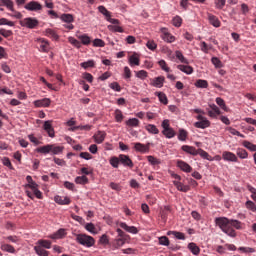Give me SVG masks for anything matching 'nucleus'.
I'll list each match as a JSON object with an SVG mask.
<instances>
[{
	"instance_id": "obj_1",
	"label": "nucleus",
	"mask_w": 256,
	"mask_h": 256,
	"mask_svg": "<svg viewBox=\"0 0 256 256\" xmlns=\"http://www.w3.org/2000/svg\"><path fill=\"white\" fill-rule=\"evenodd\" d=\"M215 224L223 233L228 235V237L235 238L237 237V232L235 229L238 231H241L243 229V223L239 220L235 219H229L227 217H217L214 220Z\"/></svg>"
},
{
	"instance_id": "obj_2",
	"label": "nucleus",
	"mask_w": 256,
	"mask_h": 256,
	"mask_svg": "<svg viewBox=\"0 0 256 256\" xmlns=\"http://www.w3.org/2000/svg\"><path fill=\"white\" fill-rule=\"evenodd\" d=\"M75 241L82 245L83 247H93L95 245V238L89 236L85 233L74 234Z\"/></svg>"
},
{
	"instance_id": "obj_3",
	"label": "nucleus",
	"mask_w": 256,
	"mask_h": 256,
	"mask_svg": "<svg viewBox=\"0 0 256 256\" xmlns=\"http://www.w3.org/2000/svg\"><path fill=\"white\" fill-rule=\"evenodd\" d=\"M19 24L21 27H27V29H35V27L39 26V20L37 18H24L20 20Z\"/></svg>"
},
{
	"instance_id": "obj_4",
	"label": "nucleus",
	"mask_w": 256,
	"mask_h": 256,
	"mask_svg": "<svg viewBox=\"0 0 256 256\" xmlns=\"http://www.w3.org/2000/svg\"><path fill=\"white\" fill-rule=\"evenodd\" d=\"M174 179H177L175 181H173L176 189L178 191H181L182 193H187L188 191H191V187H189V185H185L181 182V176L174 174L173 175Z\"/></svg>"
},
{
	"instance_id": "obj_5",
	"label": "nucleus",
	"mask_w": 256,
	"mask_h": 256,
	"mask_svg": "<svg viewBox=\"0 0 256 256\" xmlns=\"http://www.w3.org/2000/svg\"><path fill=\"white\" fill-rule=\"evenodd\" d=\"M196 119L198 120V122L194 123L196 129H207L208 127H211V121L207 120L203 115H198Z\"/></svg>"
},
{
	"instance_id": "obj_6",
	"label": "nucleus",
	"mask_w": 256,
	"mask_h": 256,
	"mask_svg": "<svg viewBox=\"0 0 256 256\" xmlns=\"http://www.w3.org/2000/svg\"><path fill=\"white\" fill-rule=\"evenodd\" d=\"M24 9H26V11H41V9H43V5H41V3L32 0L30 2H28L27 4H25Z\"/></svg>"
},
{
	"instance_id": "obj_7",
	"label": "nucleus",
	"mask_w": 256,
	"mask_h": 256,
	"mask_svg": "<svg viewBox=\"0 0 256 256\" xmlns=\"http://www.w3.org/2000/svg\"><path fill=\"white\" fill-rule=\"evenodd\" d=\"M37 43H39V51H41L42 53H49V41L44 38H39L37 39Z\"/></svg>"
},
{
	"instance_id": "obj_8",
	"label": "nucleus",
	"mask_w": 256,
	"mask_h": 256,
	"mask_svg": "<svg viewBox=\"0 0 256 256\" xmlns=\"http://www.w3.org/2000/svg\"><path fill=\"white\" fill-rule=\"evenodd\" d=\"M118 225L121 229H124V231H127V233H131L132 235H137V233H139V229H137V227L129 226L125 222H120Z\"/></svg>"
},
{
	"instance_id": "obj_9",
	"label": "nucleus",
	"mask_w": 256,
	"mask_h": 256,
	"mask_svg": "<svg viewBox=\"0 0 256 256\" xmlns=\"http://www.w3.org/2000/svg\"><path fill=\"white\" fill-rule=\"evenodd\" d=\"M43 129L46 131L49 137H55V129L53 128V124H51V120L44 122Z\"/></svg>"
},
{
	"instance_id": "obj_10",
	"label": "nucleus",
	"mask_w": 256,
	"mask_h": 256,
	"mask_svg": "<svg viewBox=\"0 0 256 256\" xmlns=\"http://www.w3.org/2000/svg\"><path fill=\"white\" fill-rule=\"evenodd\" d=\"M120 163L122 165H124V167H129L130 169H133V160H131V158H129V156L125 155V154H120Z\"/></svg>"
},
{
	"instance_id": "obj_11",
	"label": "nucleus",
	"mask_w": 256,
	"mask_h": 256,
	"mask_svg": "<svg viewBox=\"0 0 256 256\" xmlns=\"http://www.w3.org/2000/svg\"><path fill=\"white\" fill-rule=\"evenodd\" d=\"M128 240H123V238H115L111 241L110 246L112 247L113 251L115 249H121L127 243Z\"/></svg>"
},
{
	"instance_id": "obj_12",
	"label": "nucleus",
	"mask_w": 256,
	"mask_h": 256,
	"mask_svg": "<svg viewBox=\"0 0 256 256\" xmlns=\"http://www.w3.org/2000/svg\"><path fill=\"white\" fill-rule=\"evenodd\" d=\"M222 159H224V161H232L233 163H237V161H239V159L237 158V155L229 151H224L222 153Z\"/></svg>"
},
{
	"instance_id": "obj_13",
	"label": "nucleus",
	"mask_w": 256,
	"mask_h": 256,
	"mask_svg": "<svg viewBox=\"0 0 256 256\" xmlns=\"http://www.w3.org/2000/svg\"><path fill=\"white\" fill-rule=\"evenodd\" d=\"M177 167H179L181 171H184V173H191V171H193V168L191 167V165H189L187 162L183 160H179L177 162Z\"/></svg>"
},
{
	"instance_id": "obj_14",
	"label": "nucleus",
	"mask_w": 256,
	"mask_h": 256,
	"mask_svg": "<svg viewBox=\"0 0 256 256\" xmlns=\"http://www.w3.org/2000/svg\"><path fill=\"white\" fill-rule=\"evenodd\" d=\"M162 39H163V41H166V43L175 42V36H173L171 33L167 32L166 28L162 29Z\"/></svg>"
},
{
	"instance_id": "obj_15",
	"label": "nucleus",
	"mask_w": 256,
	"mask_h": 256,
	"mask_svg": "<svg viewBox=\"0 0 256 256\" xmlns=\"http://www.w3.org/2000/svg\"><path fill=\"white\" fill-rule=\"evenodd\" d=\"M106 137L107 133L105 131H98L96 134H94L93 139L95 140V143L99 145L105 141Z\"/></svg>"
},
{
	"instance_id": "obj_16",
	"label": "nucleus",
	"mask_w": 256,
	"mask_h": 256,
	"mask_svg": "<svg viewBox=\"0 0 256 256\" xmlns=\"http://www.w3.org/2000/svg\"><path fill=\"white\" fill-rule=\"evenodd\" d=\"M134 149L139 153H149V144L145 145L140 142H137V143H134Z\"/></svg>"
},
{
	"instance_id": "obj_17",
	"label": "nucleus",
	"mask_w": 256,
	"mask_h": 256,
	"mask_svg": "<svg viewBox=\"0 0 256 256\" xmlns=\"http://www.w3.org/2000/svg\"><path fill=\"white\" fill-rule=\"evenodd\" d=\"M54 201L58 205H69L71 203V199H69V197L59 195L54 197Z\"/></svg>"
},
{
	"instance_id": "obj_18",
	"label": "nucleus",
	"mask_w": 256,
	"mask_h": 256,
	"mask_svg": "<svg viewBox=\"0 0 256 256\" xmlns=\"http://www.w3.org/2000/svg\"><path fill=\"white\" fill-rule=\"evenodd\" d=\"M50 105H51V99L49 98H43V99L34 101L35 107H50Z\"/></svg>"
},
{
	"instance_id": "obj_19",
	"label": "nucleus",
	"mask_w": 256,
	"mask_h": 256,
	"mask_svg": "<svg viewBox=\"0 0 256 256\" xmlns=\"http://www.w3.org/2000/svg\"><path fill=\"white\" fill-rule=\"evenodd\" d=\"M1 251H5L6 253H15V247L12 245L5 243V241L0 242Z\"/></svg>"
},
{
	"instance_id": "obj_20",
	"label": "nucleus",
	"mask_w": 256,
	"mask_h": 256,
	"mask_svg": "<svg viewBox=\"0 0 256 256\" xmlns=\"http://www.w3.org/2000/svg\"><path fill=\"white\" fill-rule=\"evenodd\" d=\"M208 21L213 27H221V21H219V18L213 14H208Z\"/></svg>"
},
{
	"instance_id": "obj_21",
	"label": "nucleus",
	"mask_w": 256,
	"mask_h": 256,
	"mask_svg": "<svg viewBox=\"0 0 256 256\" xmlns=\"http://www.w3.org/2000/svg\"><path fill=\"white\" fill-rule=\"evenodd\" d=\"M67 233L65 232V229L60 228L58 231H56L54 234L50 235V239H63Z\"/></svg>"
},
{
	"instance_id": "obj_22",
	"label": "nucleus",
	"mask_w": 256,
	"mask_h": 256,
	"mask_svg": "<svg viewBox=\"0 0 256 256\" xmlns=\"http://www.w3.org/2000/svg\"><path fill=\"white\" fill-rule=\"evenodd\" d=\"M50 147V153H53V155H60V153H63V150L65 149V147L57 146L55 144H50Z\"/></svg>"
},
{
	"instance_id": "obj_23",
	"label": "nucleus",
	"mask_w": 256,
	"mask_h": 256,
	"mask_svg": "<svg viewBox=\"0 0 256 256\" xmlns=\"http://www.w3.org/2000/svg\"><path fill=\"white\" fill-rule=\"evenodd\" d=\"M177 69L182 71V73H186V75H191L193 73V67L189 65H178Z\"/></svg>"
},
{
	"instance_id": "obj_24",
	"label": "nucleus",
	"mask_w": 256,
	"mask_h": 256,
	"mask_svg": "<svg viewBox=\"0 0 256 256\" xmlns=\"http://www.w3.org/2000/svg\"><path fill=\"white\" fill-rule=\"evenodd\" d=\"M162 135H164L166 139H173L177 133L173 128H168L167 130H162Z\"/></svg>"
},
{
	"instance_id": "obj_25",
	"label": "nucleus",
	"mask_w": 256,
	"mask_h": 256,
	"mask_svg": "<svg viewBox=\"0 0 256 256\" xmlns=\"http://www.w3.org/2000/svg\"><path fill=\"white\" fill-rule=\"evenodd\" d=\"M181 149L182 151H184L185 153H188L189 155H194V156L197 155V150L193 146L183 145Z\"/></svg>"
},
{
	"instance_id": "obj_26",
	"label": "nucleus",
	"mask_w": 256,
	"mask_h": 256,
	"mask_svg": "<svg viewBox=\"0 0 256 256\" xmlns=\"http://www.w3.org/2000/svg\"><path fill=\"white\" fill-rule=\"evenodd\" d=\"M145 129L148 133H151V135H159V129L154 124H147Z\"/></svg>"
},
{
	"instance_id": "obj_27",
	"label": "nucleus",
	"mask_w": 256,
	"mask_h": 256,
	"mask_svg": "<svg viewBox=\"0 0 256 256\" xmlns=\"http://www.w3.org/2000/svg\"><path fill=\"white\" fill-rule=\"evenodd\" d=\"M188 249L191 251V253H193V255H199V253H201L199 246L193 242L188 244Z\"/></svg>"
},
{
	"instance_id": "obj_28",
	"label": "nucleus",
	"mask_w": 256,
	"mask_h": 256,
	"mask_svg": "<svg viewBox=\"0 0 256 256\" xmlns=\"http://www.w3.org/2000/svg\"><path fill=\"white\" fill-rule=\"evenodd\" d=\"M197 155H200V157H202V159H206L207 161H213V157L201 148L197 150Z\"/></svg>"
},
{
	"instance_id": "obj_29",
	"label": "nucleus",
	"mask_w": 256,
	"mask_h": 256,
	"mask_svg": "<svg viewBox=\"0 0 256 256\" xmlns=\"http://www.w3.org/2000/svg\"><path fill=\"white\" fill-rule=\"evenodd\" d=\"M37 153H42L44 155H47V153H51V144H47L45 146L38 147L36 149Z\"/></svg>"
},
{
	"instance_id": "obj_30",
	"label": "nucleus",
	"mask_w": 256,
	"mask_h": 256,
	"mask_svg": "<svg viewBox=\"0 0 256 256\" xmlns=\"http://www.w3.org/2000/svg\"><path fill=\"white\" fill-rule=\"evenodd\" d=\"M45 35H46V37H50L51 39H54L55 41H57V39H59V35H57V32H55L51 28H48L45 30Z\"/></svg>"
},
{
	"instance_id": "obj_31",
	"label": "nucleus",
	"mask_w": 256,
	"mask_h": 256,
	"mask_svg": "<svg viewBox=\"0 0 256 256\" xmlns=\"http://www.w3.org/2000/svg\"><path fill=\"white\" fill-rule=\"evenodd\" d=\"M75 183H77V185H87V183H89V178H87L85 175L77 176L75 178Z\"/></svg>"
},
{
	"instance_id": "obj_32",
	"label": "nucleus",
	"mask_w": 256,
	"mask_h": 256,
	"mask_svg": "<svg viewBox=\"0 0 256 256\" xmlns=\"http://www.w3.org/2000/svg\"><path fill=\"white\" fill-rule=\"evenodd\" d=\"M116 233H118V237H117L118 239H123L126 241H129V239H131V236H129L127 233L121 230V228H117Z\"/></svg>"
},
{
	"instance_id": "obj_33",
	"label": "nucleus",
	"mask_w": 256,
	"mask_h": 256,
	"mask_svg": "<svg viewBox=\"0 0 256 256\" xmlns=\"http://www.w3.org/2000/svg\"><path fill=\"white\" fill-rule=\"evenodd\" d=\"M129 63L131 65V67H133V65L139 66V65H141V60H139V56H137V54H133L129 58Z\"/></svg>"
},
{
	"instance_id": "obj_34",
	"label": "nucleus",
	"mask_w": 256,
	"mask_h": 256,
	"mask_svg": "<svg viewBox=\"0 0 256 256\" xmlns=\"http://www.w3.org/2000/svg\"><path fill=\"white\" fill-rule=\"evenodd\" d=\"M37 245L42 249H51V241L49 240H38Z\"/></svg>"
},
{
	"instance_id": "obj_35",
	"label": "nucleus",
	"mask_w": 256,
	"mask_h": 256,
	"mask_svg": "<svg viewBox=\"0 0 256 256\" xmlns=\"http://www.w3.org/2000/svg\"><path fill=\"white\" fill-rule=\"evenodd\" d=\"M195 87H198L199 89H207L209 87V83L207 80L199 79L195 82Z\"/></svg>"
},
{
	"instance_id": "obj_36",
	"label": "nucleus",
	"mask_w": 256,
	"mask_h": 256,
	"mask_svg": "<svg viewBox=\"0 0 256 256\" xmlns=\"http://www.w3.org/2000/svg\"><path fill=\"white\" fill-rule=\"evenodd\" d=\"M236 154L238 155V157L240 159H247L249 157V153H247V150H245L243 148H238L236 150Z\"/></svg>"
},
{
	"instance_id": "obj_37",
	"label": "nucleus",
	"mask_w": 256,
	"mask_h": 256,
	"mask_svg": "<svg viewBox=\"0 0 256 256\" xmlns=\"http://www.w3.org/2000/svg\"><path fill=\"white\" fill-rule=\"evenodd\" d=\"M156 95L158 96L160 103H163V105H167V103H169V100L167 99V95L165 93L156 92Z\"/></svg>"
},
{
	"instance_id": "obj_38",
	"label": "nucleus",
	"mask_w": 256,
	"mask_h": 256,
	"mask_svg": "<svg viewBox=\"0 0 256 256\" xmlns=\"http://www.w3.org/2000/svg\"><path fill=\"white\" fill-rule=\"evenodd\" d=\"M61 21H64V23H73L75 19L73 18V15L71 14H62L60 16Z\"/></svg>"
},
{
	"instance_id": "obj_39",
	"label": "nucleus",
	"mask_w": 256,
	"mask_h": 256,
	"mask_svg": "<svg viewBox=\"0 0 256 256\" xmlns=\"http://www.w3.org/2000/svg\"><path fill=\"white\" fill-rule=\"evenodd\" d=\"M2 5L6 7L9 11H15L14 3L12 0H1Z\"/></svg>"
},
{
	"instance_id": "obj_40",
	"label": "nucleus",
	"mask_w": 256,
	"mask_h": 256,
	"mask_svg": "<svg viewBox=\"0 0 256 256\" xmlns=\"http://www.w3.org/2000/svg\"><path fill=\"white\" fill-rule=\"evenodd\" d=\"M175 56L177 59H179V61H181L182 63H185L186 65H189V60L186 59L185 56H183V53L179 50H177L175 52Z\"/></svg>"
},
{
	"instance_id": "obj_41",
	"label": "nucleus",
	"mask_w": 256,
	"mask_h": 256,
	"mask_svg": "<svg viewBox=\"0 0 256 256\" xmlns=\"http://www.w3.org/2000/svg\"><path fill=\"white\" fill-rule=\"evenodd\" d=\"M34 250L39 256H49V251L41 248V246H35Z\"/></svg>"
},
{
	"instance_id": "obj_42",
	"label": "nucleus",
	"mask_w": 256,
	"mask_h": 256,
	"mask_svg": "<svg viewBox=\"0 0 256 256\" xmlns=\"http://www.w3.org/2000/svg\"><path fill=\"white\" fill-rule=\"evenodd\" d=\"M126 125L128 127H139V119L137 118H130L126 121Z\"/></svg>"
},
{
	"instance_id": "obj_43",
	"label": "nucleus",
	"mask_w": 256,
	"mask_h": 256,
	"mask_svg": "<svg viewBox=\"0 0 256 256\" xmlns=\"http://www.w3.org/2000/svg\"><path fill=\"white\" fill-rule=\"evenodd\" d=\"M78 39H80L82 45H89L91 43V38L86 34L78 36Z\"/></svg>"
},
{
	"instance_id": "obj_44",
	"label": "nucleus",
	"mask_w": 256,
	"mask_h": 256,
	"mask_svg": "<svg viewBox=\"0 0 256 256\" xmlns=\"http://www.w3.org/2000/svg\"><path fill=\"white\" fill-rule=\"evenodd\" d=\"M163 83H165L164 77H157L153 80L154 87H163Z\"/></svg>"
},
{
	"instance_id": "obj_45",
	"label": "nucleus",
	"mask_w": 256,
	"mask_h": 256,
	"mask_svg": "<svg viewBox=\"0 0 256 256\" xmlns=\"http://www.w3.org/2000/svg\"><path fill=\"white\" fill-rule=\"evenodd\" d=\"M119 163H121L120 157H112L110 159V165H112L114 167V169H118L119 168Z\"/></svg>"
},
{
	"instance_id": "obj_46",
	"label": "nucleus",
	"mask_w": 256,
	"mask_h": 256,
	"mask_svg": "<svg viewBox=\"0 0 256 256\" xmlns=\"http://www.w3.org/2000/svg\"><path fill=\"white\" fill-rule=\"evenodd\" d=\"M245 207L249 211H252V213H256V205L254 204L253 201H251V200L246 201Z\"/></svg>"
},
{
	"instance_id": "obj_47",
	"label": "nucleus",
	"mask_w": 256,
	"mask_h": 256,
	"mask_svg": "<svg viewBox=\"0 0 256 256\" xmlns=\"http://www.w3.org/2000/svg\"><path fill=\"white\" fill-rule=\"evenodd\" d=\"M189 133L186 132L185 129H180L178 134L179 141H187Z\"/></svg>"
},
{
	"instance_id": "obj_48",
	"label": "nucleus",
	"mask_w": 256,
	"mask_h": 256,
	"mask_svg": "<svg viewBox=\"0 0 256 256\" xmlns=\"http://www.w3.org/2000/svg\"><path fill=\"white\" fill-rule=\"evenodd\" d=\"M0 35L4 37L5 39L9 37H13V31L12 30H5L4 28L0 29Z\"/></svg>"
},
{
	"instance_id": "obj_49",
	"label": "nucleus",
	"mask_w": 256,
	"mask_h": 256,
	"mask_svg": "<svg viewBox=\"0 0 256 256\" xmlns=\"http://www.w3.org/2000/svg\"><path fill=\"white\" fill-rule=\"evenodd\" d=\"M68 42L73 45V47H77V49H81V42L75 39L74 37H68Z\"/></svg>"
},
{
	"instance_id": "obj_50",
	"label": "nucleus",
	"mask_w": 256,
	"mask_h": 256,
	"mask_svg": "<svg viewBox=\"0 0 256 256\" xmlns=\"http://www.w3.org/2000/svg\"><path fill=\"white\" fill-rule=\"evenodd\" d=\"M158 65L162 69V71H165L166 73H169L171 71V68L167 66V62H165V60H160L158 62Z\"/></svg>"
},
{
	"instance_id": "obj_51",
	"label": "nucleus",
	"mask_w": 256,
	"mask_h": 256,
	"mask_svg": "<svg viewBox=\"0 0 256 256\" xmlns=\"http://www.w3.org/2000/svg\"><path fill=\"white\" fill-rule=\"evenodd\" d=\"M243 147H245L249 151H256V145L247 140L243 142Z\"/></svg>"
},
{
	"instance_id": "obj_52",
	"label": "nucleus",
	"mask_w": 256,
	"mask_h": 256,
	"mask_svg": "<svg viewBox=\"0 0 256 256\" xmlns=\"http://www.w3.org/2000/svg\"><path fill=\"white\" fill-rule=\"evenodd\" d=\"M147 161L150 165H161V160L155 158V156H147Z\"/></svg>"
},
{
	"instance_id": "obj_53",
	"label": "nucleus",
	"mask_w": 256,
	"mask_h": 256,
	"mask_svg": "<svg viewBox=\"0 0 256 256\" xmlns=\"http://www.w3.org/2000/svg\"><path fill=\"white\" fill-rule=\"evenodd\" d=\"M98 11L102 13V15L106 17V19L111 17V12H109L107 8H105V6H99Z\"/></svg>"
},
{
	"instance_id": "obj_54",
	"label": "nucleus",
	"mask_w": 256,
	"mask_h": 256,
	"mask_svg": "<svg viewBox=\"0 0 256 256\" xmlns=\"http://www.w3.org/2000/svg\"><path fill=\"white\" fill-rule=\"evenodd\" d=\"M3 239L7 241V243H19V237L17 236H5Z\"/></svg>"
},
{
	"instance_id": "obj_55",
	"label": "nucleus",
	"mask_w": 256,
	"mask_h": 256,
	"mask_svg": "<svg viewBox=\"0 0 256 256\" xmlns=\"http://www.w3.org/2000/svg\"><path fill=\"white\" fill-rule=\"evenodd\" d=\"M183 24V19L180 16H175L172 20L174 27H180Z\"/></svg>"
},
{
	"instance_id": "obj_56",
	"label": "nucleus",
	"mask_w": 256,
	"mask_h": 256,
	"mask_svg": "<svg viewBox=\"0 0 256 256\" xmlns=\"http://www.w3.org/2000/svg\"><path fill=\"white\" fill-rule=\"evenodd\" d=\"M114 116L117 123H121V121H123V112H121V110L116 109L114 112Z\"/></svg>"
},
{
	"instance_id": "obj_57",
	"label": "nucleus",
	"mask_w": 256,
	"mask_h": 256,
	"mask_svg": "<svg viewBox=\"0 0 256 256\" xmlns=\"http://www.w3.org/2000/svg\"><path fill=\"white\" fill-rule=\"evenodd\" d=\"M86 231H89V233H92V235H97V232L95 231V224L93 223H87L85 225Z\"/></svg>"
},
{
	"instance_id": "obj_58",
	"label": "nucleus",
	"mask_w": 256,
	"mask_h": 256,
	"mask_svg": "<svg viewBox=\"0 0 256 256\" xmlns=\"http://www.w3.org/2000/svg\"><path fill=\"white\" fill-rule=\"evenodd\" d=\"M99 243L101 245H111L109 242V236H107V234H103L99 239Z\"/></svg>"
},
{
	"instance_id": "obj_59",
	"label": "nucleus",
	"mask_w": 256,
	"mask_h": 256,
	"mask_svg": "<svg viewBox=\"0 0 256 256\" xmlns=\"http://www.w3.org/2000/svg\"><path fill=\"white\" fill-rule=\"evenodd\" d=\"M109 31H113L114 33H123V29L121 26L117 25H108Z\"/></svg>"
},
{
	"instance_id": "obj_60",
	"label": "nucleus",
	"mask_w": 256,
	"mask_h": 256,
	"mask_svg": "<svg viewBox=\"0 0 256 256\" xmlns=\"http://www.w3.org/2000/svg\"><path fill=\"white\" fill-rule=\"evenodd\" d=\"M159 245H164L165 247H169V238L167 236H161L158 238Z\"/></svg>"
},
{
	"instance_id": "obj_61",
	"label": "nucleus",
	"mask_w": 256,
	"mask_h": 256,
	"mask_svg": "<svg viewBox=\"0 0 256 256\" xmlns=\"http://www.w3.org/2000/svg\"><path fill=\"white\" fill-rule=\"evenodd\" d=\"M211 62L214 64V66L217 69H221L223 67V63L221 62V60H219V58L217 57H212Z\"/></svg>"
},
{
	"instance_id": "obj_62",
	"label": "nucleus",
	"mask_w": 256,
	"mask_h": 256,
	"mask_svg": "<svg viewBox=\"0 0 256 256\" xmlns=\"http://www.w3.org/2000/svg\"><path fill=\"white\" fill-rule=\"evenodd\" d=\"M2 163H3V165H4L5 167H8V169H11L12 171H13V169H15V168L13 167V164H11V160H10L9 158H7V157H4V158L2 159Z\"/></svg>"
},
{
	"instance_id": "obj_63",
	"label": "nucleus",
	"mask_w": 256,
	"mask_h": 256,
	"mask_svg": "<svg viewBox=\"0 0 256 256\" xmlns=\"http://www.w3.org/2000/svg\"><path fill=\"white\" fill-rule=\"evenodd\" d=\"M238 251H240V253H255V248H251V247H239Z\"/></svg>"
},
{
	"instance_id": "obj_64",
	"label": "nucleus",
	"mask_w": 256,
	"mask_h": 256,
	"mask_svg": "<svg viewBox=\"0 0 256 256\" xmlns=\"http://www.w3.org/2000/svg\"><path fill=\"white\" fill-rule=\"evenodd\" d=\"M135 73H136V77H138V79H147V71L140 70Z\"/></svg>"
}]
</instances>
